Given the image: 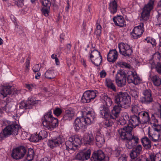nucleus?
I'll return each instance as SVG.
<instances>
[{
  "label": "nucleus",
  "instance_id": "nucleus-10",
  "mask_svg": "<svg viewBox=\"0 0 161 161\" xmlns=\"http://www.w3.org/2000/svg\"><path fill=\"white\" fill-rule=\"evenodd\" d=\"M119 52L121 54L127 57H130L132 52L130 46L128 44L121 42L119 44Z\"/></svg>",
  "mask_w": 161,
  "mask_h": 161
},
{
  "label": "nucleus",
  "instance_id": "nucleus-17",
  "mask_svg": "<svg viewBox=\"0 0 161 161\" xmlns=\"http://www.w3.org/2000/svg\"><path fill=\"white\" fill-rule=\"evenodd\" d=\"M91 158H94L95 160L97 159L102 161H108V159H106V158L103 152L101 150H98L94 151Z\"/></svg>",
  "mask_w": 161,
  "mask_h": 161
},
{
  "label": "nucleus",
  "instance_id": "nucleus-60",
  "mask_svg": "<svg viewBox=\"0 0 161 161\" xmlns=\"http://www.w3.org/2000/svg\"><path fill=\"white\" fill-rule=\"evenodd\" d=\"M119 161H126V158L125 155L120 156L119 159Z\"/></svg>",
  "mask_w": 161,
  "mask_h": 161
},
{
  "label": "nucleus",
  "instance_id": "nucleus-7",
  "mask_svg": "<svg viewBox=\"0 0 161 161\" xmlns=\"http://www.w3.org/2000/svg\"><path fill=\"white\" fill-rule=\"evenodd\" d=\"M115 78L116 82L119 87H122L126 85V74L124 71L121 70L118 73Z\"/></svg>",
  "mask_w": 161,
  "mask_h": 161
},
{
  "label": "nucleus",
  "instance_id": "nucleus-42",
  "mask_svg": "<svg viewBox=\"0 0 161 161\" xmlns=\"http://www.w3.org/2000/svg\"><path fill=\"white\" fill-rule=\"evenodd\" d=\"M92 62L93 64L96 66H98L100 65L102 61V57L98 58L97 59H93V60L91 59Z\"/></svg>",
  "mask_w": 161,
  "mask_h": 161
},
{
  "label": "nucleus",
  "instance_id": "nucleus-35",
  "mask_svg": "<svg viewBox=\"0 0 161 161\" xmlns=\"http://www.w3.org/2000/svg\"><path fill=\"white\" fill-rule=\"evenodd\" d=\"M45 77L48 79H51L55 78L54 73L53 70H47L45 73Z\"/></svg>",
  "mask_w": 161,
  "mask_h": 161
},
{
  "label": "nucleus",
  "instance_id": "nucleus-8",
  "mask_svg": "<svg viewBox=\"0 0 161 161\" xmlns=\"http://www.w3.org/2000/svg\"><path fill=\"white\" fill-rule=\"evenodd\" d=\"M154 3V0H149L143 8L141 15L144 19L147 20L148 18L150 13L153 8Z\"/></svg>",
  "mask_w": 161,
  "mask_h": 161
},
{
  "label": "nucleus",
  "instance_id": "nucleus-6",
  "mask_svg": "<svg viewBox=\"0 0 161 161\" xmlns=\"http://www.w3.org/2000/svg\"><path fill=\"white\" fill-rule=\"evenodd\" d=\"M143 96L140 97V101L142 104H148L153 101L151 91L149 89L144 90L142 93Z\"/></svg>",
  "mask_w": 161,
  "mask_h": 161
},
{
  "label": "nucleus",
  "instance_id": "nucleus-56",
  "mask_svg": "<svg viewBox=\"0 0 161 161\" xmlns=\"http://www.w3.org/2000/svg\"><path fill=\"white\" fill-rule=\"evenodd\" d=\"M32 69L34 72H36L40 70V68L39 64H36L33 67Z\"/></svg>",
  "mask_w": 161,
  "mask_h": 161
},
{
  "label": "nucleus",
  "instance_id": "nucleus-28",
  "mask_svg": "<svg viewBox=\"0 0 161 161\" xmlns=\"http://www.w3.org/2000/svg\"><path fill=\"white\" fill-rule=\"evenodd\" d=\"M74 143L73 142V137H70L69 140L66 142L65 144L66 147V149L68 151L75 150L76 148L74 147Z\"/></svg>",
  "mask_w": 161,
  "mask_h": 161
},
{
  "label": "nucleus",
  "instance_id": "nucleus-20",
  "mask_svg": "<svg viewBox=\"0 0 161 161\" xmlns=\"http://www.w3.org/2000/svg\"><path fill=\"white\" fill-rule=\"evenodd\" d=\"M94 137L92 133H86L83 137V141L85 144L92 145L94 143Z\"/></svg>",
  "mask_w": 161,
  "mask_h": 161
},
{
  "label": "nucleus",
  "instance_id": "nucleus-19",
  "mask_svg": "<svg viewBox=\"0 0 161 161\" xmlns=\"http://www.w3.org/2000/svg\"><path fill=\"white\" fill-rule=\"evenodd\" d=\"M142 152V147L139 145L133 148L130 153V156L132 159H135L139 156Z\"/></svg>",
  "mask_w": 161,
  "mask_h": 161
},
{
  "label": "nucleus",
  "instance_id": "nucleus-33",
  "mask_svg": "<svg viewBox=\"0 0 161 161\" xmlns=\"http://www.w3.org/2000/svg\"><path fill=\"white\" fill-rule=\"evenodd\" d=\"M141 108L138 104H134L131 105V111L134 113L139 114L141 112Z\"/></svg>",
  "mask_w": 161,
  "mask_h": 161
},
{
  "label": "nucleus",
  "instance_id": "nucleus-43",
  "mask_svg": "<svg viewBox=\"0 0 161 161\" xmlns=\"http://www.w3.org/2000/svg\"><path fill=\"white\" fill-rule=\"evenodd\" d=\"M101 26L100 25L98 24L97 25L96 30L94 32V35H96L97 36H100L101 32Z\"/></svg>",
  "mask_w": 161,
  "mask_h": 161
},
{
  "label": "nucleus",
  "instance_id": "nucleus-39",
  "mask_svg": "<svg viewBox=\"0 0 161 161\" xmlns=\"http://www.w3.org/2000/svg\"><path fill=\"white\" fill-rule=\"evenodd\" d=\"M34 156V151L32 149H31L29 150L26 157V159L28 161H31L33 159Z\"/></svg>",
  "mask_w": 161,
  "mask_h": 161
},
{
  "label": "nucleus",
  "instance_id": "nucleus-12",
  "mask_svg": "<svg viewBox=\"0 0 161 161\" xmlns=\"http://www.w3.org/2000/svg\"><path fill=\"white\" fill-rule=\"evenodd\" d=\"M143 26V24L141 23L139 25L135 27L131 33L132 37L133 38L136 39L141 36L144 31Z\"/></svg>",
  "mask_w": 161,
  "mask_h": 161
},
{
  "label": "nucleus",
  "instance_id": "nucleus-40",
  "mask_svg": "<svg viewBox=\"0 0 161 161\" xmlns=\"http://www.w3.org/2000/svg\"><path fill=\"white\" fill-rule=\"evenodd\" d=\"M153 130L157 132V133H160L161 134V125L158 124H154L152 125Z\"/></svg>",
  "mask_w": 161,
  "mask_h": 161
},
{
  "label": "nucleus",
  "instance_id": "nucleus-38",
  "mask_svg": "<svg viewBox=\"0 0 161 161\" xmlns=\"http://www.w3.org/2000/svg\"><path fill=\"white\" fill-rule=\"evenodd\" d=\"M73 142L74 143V147L77 148L79 145L81 143V140L78 137H75L73 138Z\"/></svg>",
  "mask_w": 161,
  "mask_h": 161
},
{
  "label": "nucleus",
  "instance_id": "nucleus-25",
  "mask_svg": "<svg viewBox=\"0 0 161 161\" xmlns=\"http://www.w3.org/2000/svg\"><path fill=\"white\" fill-rule=\"evenodd\" d=\"M11 86H4L0 88V93L4 97L11 93Z\"/></svg>",
  "mask_w": 161,
  "mask_h": 161
},
{
  "label": "nucleus",
  "instance_id": "nucleus-15",
  "mask_svg": "<svg viewBox=\"0 0 161 161\" xmlns=\"http://www.w3.org/2000/svg\"><path fill=\"white\" fill-rule=\"evenodd\" d=\"M91 150L81 152L78 153L75 157V159L79 160H84L89 159L90 157Z\"/></svg>",
  "mask_w": 161,
  "mask_h": 161
},
{
  "label": "nucleus",
  "instance_id": "nucleus-32",
  "mask_svg": "<svg viewBox=\"0 0 161 161\" xmlns=\"http://www.w3.org/2000/svg\"><path fill=\"white\" fill-rule=\"evenodd\" d=\"M151 79L154 86H158L161 84V80L158 76L153 75L151 77Z\"/></svg>",
  "mask_w": 161,
  "mask_h": 161
},
{
  "label": "nucleus",
  "instance_id": "nucleus-26",
  "mask_svg": "<svg viewBox=\"0 0 161 161\" xmlns=\"http://www.w3.org/2000/svg\"><path fill=\"white\" fill-rule=\"evenodd\" d=\"M147 134L149 139L153 142H156L161 140V134L160 133L152 134L149 130Z\"/></svg>",
  "mask_w": 161,
  "mask_h": 161
},
{
  "label": "nucleus",
  "instance_id": "nucleus-23",
  "mask_svg": "<svg viewBox=\"0 0 161 161\" xmlns=\"http://www.w3.org/2000/svg\"><path fill=\"white\" fill-rule=\"evenodd\" d=\"M7 122L8 126L11 128L10 131L11 132V135H16L18 134L19 130V126L17 124H13L9 121H5V122Z\"/></svg>",
  "mask_w": 161,
  "mask_h": 161
},
{
  "label": "nucleus",
  "instance_id": "nucleus-3",
  "mask_svg": "<svg viewBox=\"0 0 161 161\" xmlns=\"http://www.w3.org/2000/svg\"><path fill=\"white\" fill-rule=\"evenodd\" d=\"M131 102V98L130 96L126 92H119L115 96L114 103L117 105H115L119 109V114L121 108L126 109L130 107Z\"/></svg>",
  "mask_w": 161,
  "mask_h": 161
},
{
  "label": "nucleus",
  "instance_id": "nucleus-18",
  "mask_svg": "<svg viewBox=\"0 0 161 161\" xmlns=\"http://www.w3.org/2000/svg\"><path fill=\"white\" fill-rule=\"evenodd\" d=\"M138 115L140 118L142 124H149L150 118L148 112L142 111L139 113Z\"/></svg>",
  "mask_w": 161,
  "mask_h": 161
},
{
  "label": "nucleus",
  "instance_id": "nucleus-49",
  "mask_svg": "<svg viewBox=\"0 0 161 161\" xmlns=\"http://www.w3.org/2000/svg\"><path fill=\"white\" fill-rule=\"evenodd\" d=\"M62 113V109L59 108H56L53 110V113L57 116H59Z\"/></svg>",
  "mask_w": 161,
  "mask_h": 161
},
{
  "label": "nucleus",
  "instance_id": "nucleus-51",
  "mask_svg": "<svg viewBox=\"0 0 161 161\" xmlns=\"http://www.w3.org/2000/svg\"><path fill=\"white\" fill-rule=\"evenodd\" d=\"M24 0H17L15 2V3L18 7H22L24 5Z\"/></svg>",
  "mask_w": 161,
  "mask_h": 161
},
{
  "label": "nucleus",
  "instance_id": "nucleus-9",
  "mask_svg": "<svg viewBox=\"0 0 161 161\" xmlns=\"http://www.w3.org/2000/svg\"><path fill=\"white\" fill-rule=\"evenodd\" d=\"M26 152L25 148L23 146H20L14 149L12 156L16 159H20L25 155Z\"/></svg>",
  "mask_w": 161,
  "mask_h": 161
},
{
  "label": "nucleus",
  "instance_id": "nucleus-5",
  "mask_svg": "<svg viewBox=\"0 0 161 161\" xmlns=\"http://www.w3.org/2000/svg\"><path fill=\"white\" fill-rule=\"evenodd\" d=\"M52 111H49L44 116V120L42 124L46 128L52 130L58 126V119L53 117Z\"/></svg>",
  "mask_w": 161,
  "mask_h": 161
},
{
  "label": "nucleus",
  "instance_id": "nucleus-58",
  "mask_svg": "<svg viewBox=\"0 0 161 161\" xmlns=\"http://www.w3.org/2000/svg\"><path fill=\"white\" fill-rule=\"evenodd\" d=\"M126 123V119L123 117V119L120 120L118 122V124L121 125H123Z\"/></svg>",
  "mask_w": 161,
  "mask_h": 161
},
{
  "label": "nucleus",
  "instance_id": "nucleus-1",
  "mask_svg": "<svg viewBox=\"0 0 161 161\" xmlns=\"http://www.w3.org/2000/svg\"><path fill=\"white\" fill-rule=\"evenodd\" d=\"M129 125H127L118 130L121 139L126 142L127 148L131 149L136 146L138 142V138L132 134L133 127H135L140 124H142L140 118L138 115H133L129 120Z\"/></svg>",
  "mask_w": 161,
  "mask_h": 161
},
{
  "label": "nucleus",
  "instance_id": "nucleus-16",
  "mask_svg": "<svg viewBox=\"0 0 161 161\" xmlns=\"http://www.w3.org/2000/svg\"><path fill=\"white\" fill-rule=\"evenodd\" d=\"M63 142L62 138L59 136L54 137L49 140L48 145L51 148L59 146Z\"/></svg>",
  "mask_w": 161,
  "mask_h": 161
},
{
  "label": "nucleus",
  "instance_id": "nucleus-36",
  "mask_svg": "<svg viewBox=\"0 0 161 161\" xmlns=\"http://www.w3.org/2000/svg\"><path fill=\"white\" fill-rule=\"evenodd\" d=\"M100 53L97 50H93L91 52L90 54V58H93V59H97L98 58L101 57Z\"/></svg>",
  "mask_w": 161,
  "mask_h": 161
},
{
  "label": "nucleus",
  "instance_id": "nucleus-64",
  "mask_svg": "<svg viewBox=\"0 0 161 161\" xmlns=\"http://www.w3.org/2000/svg\"><path fill=\"white\" fill-rule=\"evenodd\" d=\"M30 62V60L29 59H27L26 61V67L27 68H28V67L29 66Z\"/></svg>",
  "mask_w": 161,
  "mask_h": 161
},
{
  "label": "nucleus",
  "instance_id": "nucleus-21",
  "mask_svg": "<svg viewBox=\"0 0 161 161\" xmlns=\"http://www.w3.org/2000/svg\"><path fill=\"white\" fill-rule=\"evenodd\" d=\"M118 57V52L115 49L110 50L107 55V59L109 62H114Z\"/></svg>",
  "mask_w": 161,
  "mask_h": 161
},
{
  "label": "nucleus",
  "instance_id": "nucleus-37",
  "mask_svg": "<svg viewBox=\"0 0 161 161\" xmlns=\"http://www.w3.org/2000/svg\"><path fill=\"white\" fill-rule=\"evenodd\" d=\"M11 128L8 126V125L3 130V136L4 137H8V136L11 135V132L10 131Z\"/></svg>",
  "mask_w": 161,
  "mask_h": 161
},
{
  "label": "nucleus",
  "instance_id": "nucleus-34",
  "mask_svg": "<svg viewBox=\"0 0 161 161\" xmlns=\"http://www.w3.org/2000/svg\"><path fill=\"white\" fill-rule=\"evenodd\" d=\"M102 99L105 103V106H108V107L111 105L112 103V100L106 94H105L103 96Z\"/></svg>",
  "mask_w": 161,
  "mask_h": 161
},
{
  "label": "nucleus",
  "instance_id": "nucleus-59",
  "mask_svg": "<svg viewBox=\"0 0 161 161\" xmlns=\"http://www.w3.org/2000/svg\"><path fill=\"white\" fill-rule=\"evenodd\" d=\"M106 75V73L105 70H102L100 73V76L101 78H104Z\"/></svg>",
  "mask_w": 161,
  "mask_h": 161
},
{
  "label": "nucleus",
  "instance_id": "nucleus-62",
  "mask_svg": "<svg viewBox=\"0 0 161 161\" xmlns=\"http://www.w3.org/2000/svg\"><path fill=\"white\" fill-rule=\"evenodd\" d=\"M157 20L158 24L159 25H161V14H159L158 15Z\"/></svg>",
  "mask_w": 161,
  "mask_h": 161
},
{
  "label": "nucleus",
  "instance_id": "nucleus-22",
  "mask_svg": "<svg viewBox=\"0 0 161 161\" xmlns=\"http://www.w3.org/2000/svg\"><path fill=\"white\" fill-rule=\"evenodd\" d=\"M113 20L115 25L116 26L120 27H123L126 25L124 18L120 16L114 17Z\"/></svg>",
  "mask_w": 161,
  "mask_h": 161
},
{
  "label": "nucleus",
  "instance_id": "nucleus-29",
  "mask_svg": "<svg viewBox=\"0 0 161 161\" xmlns=\"http://www.w3.org/2000/svg\"><path fill=\"white\" fill-rule=\"evenodd\" d=\"M75 112L72 110H67L65 111V114L63 116L64 120H71L74 116Z\"/></svg>",
  "mask_w": 161,
  "mask_h": 161
},
{
  "label": "nucleus",
  "instance_id": "nucleus-13",
  "mask_svg": "<svg viewBox=\"0 0 161 161\" xmlns=\"http://www.w3.org/2000/svg\"><path fill=\"white\" fill-rule=\"evenodd\" d=\"M127 81L129 83H133L135 85L138 84L140 81V78L137 76L136 73L132 71H129L126 74Z\"/></svg>",
  "mask_w": 161,
  "mask_h": 161
},
{
  "label": "nucleus",
  "instance_id": "nucleus-27",
  "mask_svg": "<svg viewBox=\"0 0 161 161\" xmlns=\"http://www.w3.org/2000/svg\"><path fill=\"white\" fill-rule=\"evenodd\" d=\"M109 10L111 14H114L117 11V1L114 0L109 3Z\"/></svg>",
  "mask_w": 161,
  "mask_h": 161
},
{
  "label": "nucleus",
  "instance_id": "nucleus-31",
  "mask_svg": "<svg viewBox=\"0 0 161 161\" xmlns=\"http://www.w3.org/2000/svg\"><path fill=\"white\" fill-rule=\"evenodd\" d=\"M3 110L7 113H10L15 110V107L11 103H7L5 106L3 107Z\"/></svg>",
  "mask_w": 161,
  "mask_h": 161
},
{
  "label": "nucleus",
  "instance_id": "nucleus-2",
  "mask_svg": "<svg viewBox=\"0 0 161 161\" xmlns=\"http://www.w3.org/2000/svg\"><path fill=\"white\" fill-rule=\"evenodd\" d=\"M83 114H86V116L85 117L77 118L75 120L74 126L76 131L80 128H86L87 125H90L94 120V113L92 110H86L83 112Z\"/></svg>",
  "mask_w": 161,
  "mask_h": 161
},
{
  "label": "nucleus",
  "instance_id": "nucleus-30",
  "mask_svg": "<svg viewBox=\"0 0 161 161\" xmlns=\"http://www.w3.org/2000/svg\"><path fill=\"white\" fill-rule=\"evenodd\" d=\"M95 139L96 142V144L99 147H101L104 143V139L103 136L102 135H97Z\"/></svg>",
  "mask_w": 161,
  "mask_h": 161
},
{
  "label": "nucleus",
  "instance_id": "nucleus-41",
  "mask_svg": "<svg viewBox=\"0 0 161 161\" xmlns=\"http://www.w3.org/2000/svg\"><path fill=\"white\" fill-rule=\"evenodd\" d=\"M30 139L32 141L34 142H37L40 140V138H39L38 134H37L32 135L30 137Z\"/></svg>",
  "mask_w": 161,
  "mask_h": 161
},
{
  "label": "nucleus",
  "instance_id": "nucleus-44",
  "mask_svg": "<svg viewBox=\"0 0 161 161\" xmlns=\"http://www.w3.org/2000/svg\"><path fill=\"white\" fill-rule=\"evenodd\" d=\"M42 5L44 7L50 8L51 5V3L49 0H41Z\"/></svg>",
  "mask_w": 161,
  "mask_h": 161
},
{
  "label": "nucleus",
  "instance_id": "nucleus-61",
  "mask_svg": "<svg viewBox=\"0 0 161 161\" xmlns=\"http://www.w3.org/2000/svg\"><path fill=\"white\" fill-rule=\"evenodd\" d=\"M121 64L125 66V68H129L130 66L129 64L126 63L125 62H122L121 63Z\"/></svg>",
  "mask_w": 161,
  "mask_h": 161
},
{
  "label": "nucleus",
  "instance_id": "nucleus-4",
  "mask_svg": "<svg viewBox=\"0 0 161 161\" xmlns=\"http://www.w3.org/2000/svg\"><path fill=\"white\" fill-rule=\"evenodd\" d=\"M119 108L116 106H114L113 109L110 113L109 110L108 106L103 105L100 108V114L102 118L105 119H116L119 116Z\"/></svg>",
  "mask_w": 161,
  "mask_h": 161
},
{
  "label": "nucleus",
  "instance_id": "nucleus-46",
  "mask_svg": "<svg viewBox=\"0 0 161 161\" xmlns=\"http://www.w3.org/2000/svg\"><path fill=\"white\" fill-rule=\"evenodd\" d=\"M40 140L44 138H46L47 136V132L45 130L41 131L38 134Z\"/></svg>",
  "mask_w": 161,
  "mask_h": 161
},
{
  "label": "nucleus",
  "instance_id": "nucleus-52",
  "mask_svg": "<svg viewBox=\"0 0 161 161\" xmlns=\"http://www.w3.org/2000/svg\"><path fill=\"white\" fill-rule=\"evenodd\" d=\"M157 157L156 156L153 154H151L150 156V158L147 161H156Z\"/></svg>",
  "mask_w": 161,
  "mask_h": 161
},
{
  "label": "nucleus",
  "instance_id": "nucleus-11",
  "mask_svg": "<svg viewBox=\"0 0 161 161\" xmlns=\"http://www.w3.org/2000/svg\"><path fill=\"white\" fill-rule=\"evenodd\" d=\"M96 91L89 90L86 91L83 94L81 98L83 102L86 103L90 102L92 100H93L96 96Z\"/></svg>",
  "mask_w": 161,
  "mask_h": 161
},
{
  "label": "nucleus",
  "instance_id": "nucleus-24",
  "mask_svg": "<svg viewBox=\"0 0 161 161\" xmlns=\"http://www.w3.org/2000/svg\"><path fill=\"white\" fill-rule=\"evenodd\" d=\"M142 144L144 148L147 150L151 149L152 145L151 142L149 138L147 136L143 137L141 139Z\"/></svg>",
  "mask_w": 161,
  "mask_h": 161
},
{
  "label": "nucleus",
  "instance_id": "nucleus-50",
  "mask_svg": "<svg viewBox=\"0 0 161 161\" xmlns=\"http://www.w3.org/2000/svg\"><path fill=\"white\" fill-rule=\"evenodd\" d=\"M152 119L150 121H149V123L151 125H153L154 124H158V120L155 118L153 114H152Z\"/></svg>",
  "mask_w": 161,
  "mask_h": 161
},
{
  "label": "nucleus",
  "instance_id": "nucleus-45",
  "mask_svg": "<svg viewBox=\"0 0 161 161\" xmlns=\"http://www.w3.org/2000/svg\"><path fill=\"white\" fill-rule=\"evenodd\" d=\"M106 85L108 87L113 90L114 91H116V89L115 86L111 80H108L107 81Z\"/></svg>",
  "mask_w": 161,
  "mask_h": 161
},
{
  "label": "nucleus",
  "instance_id": "nucleus-14",
  "mask_svg": "<svg viewBox=\"0 0 161 161\" xmlns=\"http://www.w3.org/2000/svg\"><path fill=\"white\" fill-rule=\"evenodd\" d=\"M39 100H34L31 98L30 100L25 103L24 101H22L19 104V108L21 109L25 108V109H30L32 108V106L34 104L38 103Z\"/></svg>",
  "mask_w": 161,
  "mask_h": 161
},
{
  "label": "nucleus",
  "instance_id": "nucleus-47",
  "mask_svg": "<svg viewBox=\"0 0 161 161\" xmlns=\"http://www.w3.org/2000/svg\"><path fill=\"white\" fill-rule=\"evenodd\" d=\"M130 93L132 97L135 99H136L138 97V92L135 89L131 90L130 91Z\"/></svg>",
  "mask_w": 161,
  "mask_h": 161
},
{
  "label": "nucleus",
  "instance_id": "nucleus-48",
  "mask_svg": "<svg viewBox=\"0 0 161 161\" xmlns=\"http://www.w3.org/2000/svg\"><path fill=\"white\" fill-rule=\"evenodd\" d=\"M160 53L159 52H156L153 55L154 60H159L161 58Z\"/></svg>",
  "mask_w": 161,
  "mask_h": 161
},
{
  "label": "nucleus",
  "instance_id": "nucleus-53",
  "mask_svg": "<svg viewBox=\"0 0 161 161\" xmlns=\"http://www.w3.org/2000/svg\"><path fill=\"white\" fill-rule=\"evenodd\" d=\"M49 8H42V12L43 15L45 16H48L49 14Z\"/></svg>",
  "mask_w": 161,
  "mask_h": 161
},
{
  "label": "nucleus",
  "instance_id": "nucleus-63",
  "mask_svg": "<svg viewBox=\"0 0 161 161\" xmlns=\"http://www.w3.org/2000/svg\"><path fill=\"white\" fill-rule=\"evenodd\" d=\"M67 6L65 8V11L67 12H68V10L69 8V0H67Z\"/></svg>",
  "mask_w": 161,
  "mask_h": 161
},
{
  "label": "nucleus",
  "instance_id": "nucleus-57",
  "mask_svg": "<svg viewBox=\"0 0 161 161\" xmlns=\"http://www.w3.org/2000/svg\"><path fill=\"white\" fill-rule=\"evenodd\" d=\"M25 86L30 91H31L33 88L36 86L35 85L33 84H26Z\"/></svg>",
  "mask_w": 161,
  "mask_h": 161
},
{
  "label": "nucleus",
  "instance_id": "nucleus-55",
  "mask_svg": "<svg viewBox=\"0 0 161 161\" xmlns=\"http://www.w3.org/2000/svg\"><path fill=\"white\" fill-rule=\"evenodd\" d=\"M106 121L105 122V126L106 127H109L112 125L113 123L109 121L110 119H106Z\"/></svg>",
  "mask_w": 161,
  "mask_h": 161
},
{
  "label": "nucleus",
  "instance_id": "nucleus-54",
  "mask_svg": "<svg viewBox=\"0 0 161 161\" xmlns=\"http://www.w3.org/2000/svg\"><path fill=\"white\" fill-rule=\"evenodd\" d=\"M157 72L159 74H161V63H158L156 66Z\"/></svg>",
  "mask_w": 161,
  "mask_h": 161
}]
</instances>
